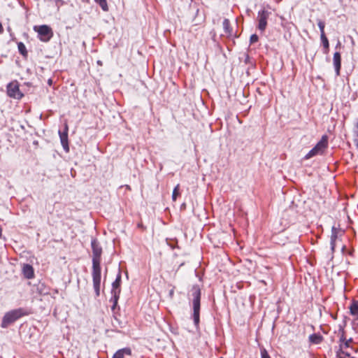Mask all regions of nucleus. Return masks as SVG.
Returning a JSON list of instances; mask_svg holds the SVG:
<instances>
[{
  "label": "nucleus",
  "instance_id": "f257e3e1",
  "mask_svg": "<svg viewBox=\"0 0 358 358\" xmlns=\"http://www.w3.org/2000/svg\"><path fill=\"white\" fill-rule=\"evenodd\" d=\"M191 292L193 296V319L194 324L198 325L199 323L201 290L199 286H193Z\"/></svg>",
  "mask_w": 358,
  "mask_h": 358
},
{
  "label": "nucleus",
  "instance_id": "f03ea898",
  "mask_svg": "<svg viewBox=\"0 0 358 358\" xmlns=\"http://www.w3.org/2000/svg\"><path fill=\"white\" fill-rule=\"evenodd\" d=\"M328 147V137L327 135L322 136L320 141L305 156L306 159H310L316 155H323Z\"/></svg>",
  "mask_w": 358,
  "mask_h": 358
},
{
  "label": "nucleus",
  "instance_id": "7ed1b4c3",
  "mask_svg": "<svg viewBox=\"0 0 358 358\" xmlns=\"http://www.w3.org/2000/svg\"><path fill=\"white\" fill-rule=\"evenodd\" d=\"M24 315L21 308L10 310L6 313L3 317L1 327L6 328L9 324L16 321Z\"/></svg>",
  "mask_w": 358,
  "mask_h": 358
},
{
  "label": "nucleus",
  "instance_id": "20e7f679",
  "mask_svg": "<svg viewBox=\"0 0 358 358\" xmlns=\"http://www.w3.org/2000/svg\"><path fill=\"white\" fill-rule=\"evenodd\" d=\"M34 30L38 34V37L42 42H48L53 36L52 29L48 25H36Z\"/></svg>",
  "mask_w": 358,
  "mask_h": 358
},
{
  "label": "nucleus",
  "instance_id": "39448f33",
  "mask_svg": "<svg viewBox=\"0 0 358 358\" xmlns=\"http://www.w3.org/2000/svg\"><path fill=\"white\" fill-rule=\"evenodd\" d=\"M352 339H347L344 336V332L343 331L339 339L340 351L338 352V356L340 358H345V357H348L350 355V351L349 350V349H352Z\"/></svg>",
  "mask_w": 358,
  "mask_h": 358
},
{
  "label": "nucleus",
  "instance_id": "423d86ee",
  "mask_svg": "<svg viewBox=\"0 0 358 358\" xmlns=\"http://www.w3.org/2000/svg\"><path fill=\"white\" fill-rule=\"evenodd\" d=\"M92 278L93 286L97 296L100 294L101 285V266L100 263L95 262L92 263Z\"/></svg>",
  "mask_w": 358,
  "mask_h": 358
},
{
  "label": "nucleus",
  "instance_id": "0eeeda50",
  "mask_svg": "<svg viewBox=\"0 0 358 358\" xmlns=\"http://www.w3.org/2000/svg\"><path fill=\"white\" fill-rule=\"evenodd\" d=\"M7 93L9 96L17 99H21L23 96V94L20 91L19 85L16 81L11 82L8 85Z\"/></svg>",
  "mask_w": 358,
  "mask_h": 358
},
{
  "label": "nucleus",
  "instance_id": "6e6552de",
  "mask_svg": "<svg viewBox=\"0 0 358 358\" xmlns=\"http://www.w3.org/2000/svg\"><path fill=\"white\" fill-rule=\"evenodd\" d=\"M270 15V12L266 10H262L258 13V29L262 31L266 29L267 25V19Z\"/></svg>",
  "mask_w": 358,
  "mask_h": 358
},
{
  "label": "nucleus",
  "instance_id": "1a4fd4ad",
  "mask_svg": "<svg viewBox=\"0 0 358 358\" xmlns=\"http://www.w3.org/2000/svg\"><path fill=\"white\" fill-rule=\"evenodd\" d=\"M91 245L93 252L92 263H95V262L101 263V248L99 245V243L94 239L92 241Z\"/></svg>",
  "mask_w": 358,
  "mask_h": 358
},
{
  "label": "nucleus",
  "instance_id": "9d476101",
  "mask_svg": "<svg viewBox=\"0 0 358 358\" xmlns=\"http://www.w3.org/2000/svg\"><path fill=\"white\" fill-rule=\"evenodd\" d=\"M120 282H121V273L119 272V273L117 275V278L115 280L112 284V294L115 298V302L117 301L119 294L120 293Z\"/></svg>",
  "mask_w": 358,
  "mask_h": 358
},
{
  "label": "nucleus",
  "instance_id": "9b49d317",
  "mask_svg": "<svg viewBox=\"0 0 358 358\" xmlns=\"http://www.w3.org/2000/svg\"><path fill=\"white\" fill-rule=\"evenodd\" d=\"M61 143L63 148L66 152H69V147L68 143V127L66 126L65 131L64 132L59 131Z\"/></svg>",
  "mask_w": 358,
  "mask_h": 358
},
{
  "label": "nucleus",
  "instance_id": "f8f14e48",
  "mask_svg": "<svg viewBox=\"0 0 358 358\" xmlns=\"http://www.w3.org/2000/svg\"><path fill=\"white\" fill-rule=\"evenodd\" d=\"M22 273L24 276L27 279H32L34 277V268L29 264H24L23 266Z\"/></svg>",
  "mask_w": 358,
  "mask_h": 358
},
{
  "label": "nucleus",
  "instance_id": "ddd939ff",
  "mask_svg": "<svg viewBox=\"0 0 358 358\" xmlns=\"http://www.w3.org/2000/svg\"><path fill=\"white\" fill-rule=\"evenodd\" d=\"M341 55L339 52H336L334 55L333 57V62H334V66L335 67V70L336 72V74L338 75L341 69Z\"/></svg>",
  "mask_w": 358,
  "mask_h": 358
},
{
  "label": "nucleus",
  "instance_id": "4468645a",
  "mask_svg": "<svg viewBox=\"0 0 358 358\" xmlns=\"http://www.w3.org/2000/svg\"><path fill=\"white\" fill-rule=\"evenodd\" d=\"M131 351L129 348H125L117 350L112 358H124L125 355H131Z\"/></svg>",
  "mask_w": 358,
  "mask_h": 358
},
{
  "label": "nucleus",
  "instance_id": "2eb2a0df",
  "mask_svg": "<svg viewBox=\"0 0 358 358\" xmlns=\"http://www.w3.org/2000/svg\"><path fill=\"white\" fill-rule=\"evenodd\" d=\"M224 33L227 36L232 35V29L230 27V23L228 19H224L222 23Z\"/></svg>",
  "mask_w": 358,
  "mask_h": 358
},
{
  "label": "nucleus",
  "instance_id": "dca6fc26",
  "mask_svg": "<svg viewBox=\"0 0 358 358\" xmlns=\"http://www.w3.org/2000/svg\"><path fill=\"white\" fill-rule=\"evenodd\" d=\"M350 313L355 317V319L358 320V302H354L350 306Z\"/></svg>",
  "mask_w": 358,
  "mask_h": 358
},
{
  "label": "nucleus",
  "instance_id": "f3484780",
  "mask_svg": "<svg viewBox=\"0 0 358 358\" xmlns=\"http://www.w3.org/2000/svg\"><path fill=\"white\" fill-rule=\"evenodd\" d=\"M309 340L314 344H319L322 342V338L320 335L313 334L309 336Z\"/></svg>",
  "mask_w": 358,
  "mask_h": 358
},
{
  "label": "nucleus",
  "instance_id": "a211bd4d",
  "mask_svg": "<svg viewBox=\"0 0 358 358\" xmlns=\"http://www.w3.org/2000/svg\"><path fill=\"white\" fill-rule=\"evenodd\" d=\"M17 48H18L19 52L22 55H24V56L27 55V48L23 43H22V42L18 43Z\"/></svg>",
  "mask_w": 358,
  "mask_h": 358
},
{
  "label": "nucleus",
  "instance_id": "6ab92c4d",
  "mask_svg": "<svg viewBox=\"0 0 358 358\" xmlns=\"http://www.w3.org/2000/svg\"><path fill=\"white\" fill-rule=\"evenodd\" d=\"M320 38L322 43V45L325 48V52H327L329 46V41L325 35L320 36Z\"/></svg>",
  "mask_w": 358,
  "mask_h": 358
},
{
  "label": "nucleus",
  "instance_id": "aec40b11",
  "mask_svg": "<svg viewBox=\"0 0 358 358\" xmlns=\"http://www.w3.org/2000/svg\"><path fill=\"white\" fill-rule=\"evenodd\" d=\"M180 185H177L175 188L173 189V194H172V199L173 201H176L177 197L180 195Z\"/></svg>",
  "mask_w": 358,
  "mask_h": 358
},
{
  "label": "nucleus",
  "instance_id": "412c9836",
  "mask_svg": "<svg viewBox=\"0 0 358 358\" xmlns=\"http://www.w3.org/2000/svg\"><path fill=\"white\" fill-rule=\"evenodd\" d=\"M317 25H318V27L320 28V36L325 35V33H324L325 23H324V22H323L322 20H318Z\"/></svg>",
  "mask_w": 358,
  "mask_h": 358
},
{
  "label": "nucleus",
  "instance_id": "4be33fe9",
  "mask_svg": "<svg viewBox=\"0 0 358 358\" xmlns=\"http://www.w3.org/2000/svg\"><path fill=\"white\" fill-rule=\"evenodd\" d=\"M99 4L104 11L108 10V4L106 0H99Z\"/></svg>",
  "mask_w": 358,
  "mask_h": 358
},
{
  "label": "nucleus",
  "instance_id": "5701e85b",
  "mask_svg": "<svg viewBox=\"0 0 358 358\" xmlns=\"http://www.w3.org/2000/svg\"><path fill=\"white\" fill-rule=\"evenodd\" d=\"M261 357L262 358H271L266 349L263 348L261 350Z\"/></svg>",
  "mask_w": 358,
  "mask_h": 358
},
{
  "label": "nucleus",
  "instance_id": "b1692460",
  "mask_svg": "<svg viewBox=\"0 0 358 358\" xmlns=\"http://www.w3.org/2000/svg\"><path fill=\"white\" fill-rule=\"evenodd\" d=\"M258 41V36L256 34H252L250 36V43H253Z\"/></svg>",
  "mask_w": 358,
  "mask_h": 358
},
{
  "label": "nucleus",
  "instance_id": "393cba45",
  "mask_svg": "<svg viewBox=\"0 0 358 358\" xmlns=\"http://www.w3.org/2000/svg\"><path fill=\"white\" fill-rule=\"evenodd\" d=\"M3 28L2 24L0 23V34L3 33Z\"/></svg>",
  "mask_w": 358,
  "mask_h": 358
},
{
  "label": "nucleus",
  "instance_id": "a878e982",
  "mask_svg": "<svg viewBox=\"0 0 358 358\" xmlns=\"http://www.w3.org/2000/svg\"><path fill=\"white\" fill-rule=\"evenodd\" d=\"M1 236H2V228L0 226V238L1 237Z\"/></svg>",
  "mask_w": 358,
  "mask_h": 358
},
{
  "label": "nucleus",
  "instance_id": "bb28decb",
  "mask_svg": "<svg viewBox=\"0 0 358 358\" xmlns=\"http://www.w3.org/2000/svg\"><path fill=\"white\" fill-rule=\"evenodd\" d=\"M7 30H8V32H10V33L11 34V29H10V27H8L7 28Z\"/></svg>",
  "mask_w": 358,
  "mask_h": 358
},
{
  "label": "nucleus",
  "instance_id": "cd10ccee",
  "mask_svg": "<svg viewBox=\"0 0 358 358\" xmlns=\"http://www.w3.org/2000/svg\"><path fill=\"white\" fill-rule=\"evenodd\" d=\"M173 290H171V292H170V295L172 296H173Z\"/></svg>",
  "mask_w": 358,
  "mask_h": 358
},
{
  "label": "nucleus",
  "instance_id": "c85d7f7f",
  "mask_svg": "<svg viewBox=\"0 0 358 358\" xmlns=\"http://www.w3.org/2000/svg\"><path fill=\"white\" fill-rule=\"evenodd\" d=\"M331 244H333V241L331 242ZM332 249H334V245H332Z\"/></svg>",
  "mask_w": 358,
  "mask_h": 358
},
{
  "label": "nucleus",
  "instance_id": "c756f323",
  "mask_svg": "<svg viewBox=\"0 0 358 358\" xmlns=\"http://www.w3.org/2000/svg\"><path fill=\"white\" fill-rule=\"evenodd\" d=\"M357 327H358V323H357Z\"/></svg>",
  "mask_w": 358,
  "mask_h": 358
}]
</instances>
